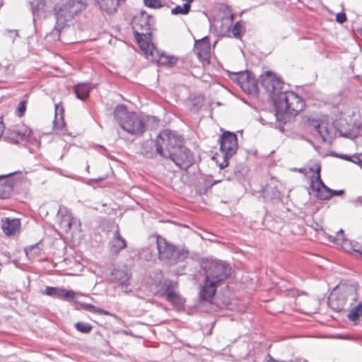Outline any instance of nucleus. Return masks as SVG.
<instances>
[{
  "label": "nucleus",
  "mask_w": 362,
  "mask_h": 362,
  "mask_svg": "<svg viewBox=\"0 0 362 362\" xmlns=\"http://www.w3.org/2000/svg\"><path fill=\"white\" fill-rule=\"evenodd\" d=\"M205 279L201 287L199 298L201 302H210L216 293L217 288L229 279L233 269L223 261H214L204 267Z\"/></svg>",
  "instance_id": "f257e3e1"
},
{
  "label": "nucleus",
  "mask_w": 362,
  "mask_h": 362,
  "mask_svg": "<svg viewBox=\"0 0 362 362\" xmlns=\"http://www.w3.org/2000/svg\"><path fill=\"white\" fill-rule=\"evenodd\" d=\"M153 24V18L144 11L134 16L132 21L134 34L138 45L142 51L151 56H153L155 52H158L151 43Z\"/></svg>",
  "instance_id": "f03ea898"
},
{
  "label": "nucleus",
  "mask_w": 362,
  "mask_h": 362,
  "mask_svg": "<svg viewBox=\"0 0 362 362\" xmlns=\"http://www.w3.org/2000/svg\"><path fill=\"white\" fill-rule=\"evenodd\" d=\"M114 117L120 127L132 135H141L146 129V119L136 112L127 111L124 105H118L115 107Z\"/></svg>",
  "instance_id": "7ed1b4c3"
},
{
  "label": "nucleus",
  "mask_w": 362,
  "mask_h": 362,
  "mask_svg": "<svg viewBox=\"0 0 362 362\" xmlns=\"http://www.w3.org/2000/svg\"><path fill=\"white\" fill-rule=\"evenodd\" d=\"M357 297L356 285L342 286L330 293L328 304L329 308L336 312L347 311L356 301Z\"/></svg>",
  "instance_id": "20e7f679"
},
{
  "label": "nucleus",
  "mask_w": 362,
  "mask_h": 362,
  "mask_svg": "<svg viewBox=\"0 0 362 362\" xmlns=\"http://www.w3.org/2000/svg\"><path fill=\"white\" fill-rule=\"evenodd\" d=\"M277 119L285 114L296 115L305 107V101L293 91H282L274 103Z\"/></svg>",
  "instance_id": "39448f33"
},
{
  "label": "nucleus",
  "mask_w": 362,
  "mask_h": 362,
  "mask_svg": "<svg viewBox=\"0 0 362 362\" xmlns=\"http://www.w3.org/2000/svg\"><path fill=\"white\" fill-rule=\"evenodd\" d=\"M157 248L158 257L170 265H175L183 262L188 257L189 252L185 248H180L170 244L160 236L157 238Z\"/></svg>",
  "instance_id": "423d86ee"
},
{
  "label": "nucleus",
  "mask_w": 362,
  "mask_h": 362,
  "mask_svg": "<svg viewBox=\"0 0 362 362\" xmlns=\"http://www.w3.org/2000/svg\"><path fill=\"white\" fill-rule=\"evenodd\" d=\"M156 138L161 157L164 158H168L172 155L175 156L173 152L179 150V147L183 144L182 136L170 129H164Z\"/></svg>",
  "instance_id": "0eeeda50"
},
{
  "label": "nucleus",
  "mask_w": 362,
  "mask_h": 362,
  "mask_svg": "<svg viewBox=\"0 0 362 362\" xmlns=\"http://www.w3.org/2000/svg\"><path fill=\"white\" fill-rule=\"evenodd\" d=\"M82 5L76 0H68L65 4L55 8L56 24L63 28L66 22L81 11Z\"/></svg>",
  "instance_id": "6e6552de"
},
{
  "label": "nucleus",
  "mask_w": 362,
  "mask_h": 362,
  "mask_svg": "<svg viewBox=\"0 0 362 362\" xmlns=\"http://www.w3.org/2000/svg\"><path fill=\"white\" fill-rule=\"evenodd\" d=\"M320 165H316L315 168H310L311 172H315L316 175L310 177V187L315 192V196L320 200H327L332 197L331 189L327 187L320 177Z\"/></svg>",
  "instance_id": "1a4fd4ad"
},
{
  "label": "nucleus",
  "mask_w": 362,
  "mask_h": 362,
  "mask_svg": "<svg viewBox=\"0 0 362 362\" xmlns=\"http://www.w3.org/2000/svg\"><path fill=\"white\" fill-rule=\"evenodd\" d=\"M259 83L274 103L275 96H278L282 92L283 82L272 72L267 71L260 76Z\"/></svg>",
  "instance_id": "9d476101"
},
{
  "label": "nucleus",
  "mask_w": 362,
  "mask_h": 362,
  "mask_svg": "<svg viewBox=\"0 0 362 362\" xmlns=\"http://www.w3.org/2000/svg\"><path fill=\"white\" fill-rule=\"evenodd\" d=\"M219 143L220 151L225 158H231L238 150V138L235 133L224 132L219 139Z\"/></svg>",
  "instance_id": "9b49d317"
},
{
  "label": "nucleus",
  "mask_w": 362,
  "mask_h": 362,
  "mask_svg": "<svg viewBox=\"0 0 362 362\" xmlns=\"http://www.w3.org/2000/svg\"><path fill=\"white\" fill-rule=\"evenodd\" d=\"M230 78L247 93H252L257 90V81L255 75L249 71L233 73Z\"/></svg>",
  "instance_id": "f8f14e48"
},
{
  "label": "nucleus",
  "mask_w": 362,
  "mask_h": 362,
  "mask_svg": "<svg viewBox=\"0 0 362 362\" xmlns=\"http://www.w3.org/2000/svg\"><path fill=\"white\" fill-rule=\"evenodd\" d=\"M174 155L168 158L173 160L180 168L187 170L194 163V157L192 152L183 144L179 147V150L173 152Z\"/></svg>",
  "instance_id": "ddd939ff"
},
{
  "label": "nucleus",
  "mask_w": 362,
  "mask_h": 362,
  "mask_svg": "<svg viewBox=\"0 0 362 362\" xmlns=\"http://www.w3.org/2000/svg\"><path fill=\"white\" fill-rule=\"evenodd\" d=\"M334 126L340 136L351 139L357 136L360 127L356 122H349L344 117L335 121Z\"/></svg>",
  "instance_id": "4468645a"
},
{
  "label": "nucleus",
  "mask_w": 362,
  "mask_h": 362,
  "mask_svg": "<svg viewBox=\"0 0 362 362\" xmlns=\"http://www.w3.org/2000/svg\"><path fill=\"white\" fill-rule=\"evenodd\" d=\"M32 130L25 126H23L18 129H8L6 132L4 139L13 144H18L23 141H26L30 136Z\"/></svg>",
  "instance_id": "2eb2a0df"
},
{
  "label": "nucleus",
  "mask_w": 362,
  "mask_h": 362,
  "mask_svg": "<svg viewBox=\"0 0 362 362\" xmlns=\"http://www.w3.org/2000/svg\"><path fill=\"white\" fill-rule=\"evenodd\" d=\"M210 49V40L208 36L195 42L194 52L202 62L209 63Z\"/></svg>",
  "instance_id": "dca6fc26"
},
{
  "label": "nucleus",
  "mask_w": 362,
  "mask_h": 362,
  "mask_svg": "<svg viewBox=\"0 0 362 362\" xmlns=\"http://www.w3.org/2000/svg\"><path fill=\"white\" fill-rule=\"evenodd\" d=\"M17 173H21V172L0 175V199H5L11 196L13 191L14 181L11 177Z\"/></svg>",
  "instance_id": "f3484780"
},
{
  "label": "nucleus",
  "mask_w": 362,
  "mask_h": 362,
  "mask_svg": "<svg viewBox=\"0 0 362 362\" xmlns=\"http://www.w3.org/2000/svg\"><path fill=\"white\" fill-rule=\"evenodd\" d=\"M112 280L117 283L124 292H129L127 287L130 285L131 273L127 269H115L112 272Z\"/></svg>",
  "instance_id": "a211bd4d"
},
{
  "label": "nucleus",
  "mask_w": 362,
  "mask_h": 362,
  "mask_svg": "<svg viewBox=\"0 0 362 362\" xmlns=\"http://www.w3.org/2000/svg\"><path fill=\"white\" fill-rule=\"evenodd\" d=\"M314 128L324 141H327L331 144L336 137L337 132L334 124H328L325 122L317 123L314 125Z\"/></svg>",
  "instance_id": "6ab92c4d"
},
{
  "label": "nucleus",
  "mask_w": 362,
  "mask_h": 362,
  "mask_svg": "<svg viewBox=\"0 0 362 362\" xmlns=\"http://www.w3.org/2000/svg\"><path fill=\"white\" fill-rule=\"evenodd\" d=\"M141 153L146 158H155L158 155L161 156L160 150L157 145V139L155 141L150 140L143 143Z\"/></svg>",
  "instance_id": "aec40b11"
},
{
  "label": "nucleus",
  "mask_w": 362,
  "mask_h": 362,
  "mask_svg": "<svg viewBox=\"0 0 362 362\" xmlns=\"http://www.w3.org/2000/svg\"><path fill=\"white\" fill-rule=\"evenodd\" d=\"M45 293L52 297L66 300H70L75 297L74 291L58 287L47 286L45 290Z\"/></svg>",
  "instance_id": "412c9836"
},
{
  "label": "nucleus",
  "mask_w": 362,
  "mask_h": 362,
  "mask_svg": "<svg viewBox=\"0 0 362 362\" xmlns=\"http://www.w3.org/2000/svg\"><path fill=\"white\" fill-rule=\"evenodd\" d=\"M30 4L34 21H35V16H40L53 8L52 4H49L47 0H33Z\"/></svg>",
  "instance_id": "4be33fe9"
},
{
  "label": "nucleus",
  "mask_w": 362,
  "mask_h": 362,
  "mask_svg": "<svg viewBox=\"0 0 362 362\" xmlns=\"http://www.w3.org/2000/svg\"><path fill=\"white\" fill-rule=\"evenodd\" d=\"M19 219L6 218L2 221V230L7 236L14 235L20 230Z\"/></svg>",
  "instance_id": "5701e85b"
},
{
  "label": "nucleus",
  "mask_w": 362,
  "mask_h": 362,
  "mask_svg": "<svg viewBox=\"0 0 362 362\" xmlns=\"http://www.w3.org/2000/svg\"><path fill=\"white\" fill-rule=\"evenodd\" d=\"M127 247L126 240L121 236L119 227L114 233L112 240L110 243V251L112 253L117 255L121 250Z\"/></svg>",
  "instance_id": "b1692460"
},
{
  "label": "nucleus",
  "mask_w": 362,
  "mask_h": 362,
  "mask_svg": "<svg viewBox=\"0 0 362 362\" xmlns=\"http://www.w3.org/2000/svg\"><path fill=\"white\" fill-rule=\"evenodd\" d=\"M90 89L87 83L78 84L74 87V93L77 98L83 100L88 98Z\"/></svg>",
  "instance_id": "393cba45"
},
{
  "label": "nucleus",
  "mask_w": 362,
  "mask_h": 362,
  "mask_svg": "<svg viewBox=\"0 0 362 362\" xmlns=\"http://www.w3.org/2000/svg\"><path fill=\"white\" fill-rule=\"evenodd\" d=\"M178 284L176 281L172 280H165L161 286V291L165 298L169 296L173 292H176L177 290Z\"/></svg>",
  "instance_id": "a878e982"
},
{
  "label": "nucleus",
  "mask_w": 362,
  "mask_h": 362,
  "mask_svg": "<svg viewBox=\"0 0 362 362\" xmlns=\"http://www.w3.org/2000/svg\"><path fill=\"white\" fill-rule=\"evenodd\" d=\"M166 300L171 303L175 308L180 309L184 306L185 300L182 298L180 294L176 291L170 294L169 296L165 298Z\"/></svg>",
  "instance_id": "bb28decb"
},
{
  "label": "nucleus",
  "mask_w": 362,
  "mask_h": 362,
  "mask_svg": "<svg viewBox=\"0 0 362 362\" xmlns=\"http://www.w3.org/2000/svg\"><path fill=\"white\" fill-rule=\"evenodd\" d=\"M59 110V104L55 105V116L54 119L53 121L54 129L59 132H62L65 127V122L64 119V117L60 116L58 117Z\"/></svg>",
  "instance_id": "cd10ccee"
},
{
  "label": "nucleus",
  "mask_w": 362,
  "mask_h": 362,
  "mask_svg": "<svg viewBox=\"0 0 362 362\" xmlns=\"http://www.w3.org/2000/svg\"><path fill=\"white\" fill-rule=\"evenodd\" d=\"M341 246L345 250L348 252H354L357 253L358 255H360V252H361L362 250V247L358 243L351 241L346 238H343Z\"/></svg>",
  "instance_id": "c85d7f7f"
},
{
  "label": "nucleus",
  "mask_w": 362,
  "mask_h": 362,
  "mask_svg": "<svg viewBox=\"0 0 362 362\" xmlns=\"http://www.w3.org/2000/svg\"><path fill=\"white\" fill-rule=\"evenodd\" d=\"M78 305L80 307L87 311L94 313H98L100 315H111V313L104 309L98 308L92 304L89 303H79Z\"/></svg>",
  "instance_id": "c756f323"
},
{
  "label": "nucleus",
  "mask_w": 362,
  "mask_h": 362,
  "mask_svg": "<svg viewBox=\"0 0 362 362\" xmlns=\"http://www.w3.org/2000/svg\"><path fill=\"white\" fill-rule=\"evenodd\" d=\"M177 62V59L174 56H169L165 54H161L158 59V63L163 66H172Z\"/></svg>",
  "instance_id": "7c9ffc66"
},
{
  "label": "nucleus",
  "mask_w": 362,
  "mask_h": 362,
  "mask_svg": "<svg viewBox=\"0 0 362 362\" xmlns=\"http://www.w3.org/2000/svg\"><path fill=\"white\" fill-rule=\"evenodd\" d=\"M347 317L351 322H356L359 317H362V303L351 309L347 315Z\"/></svg>",
  "instance_id": "2f4dec72"
},
{
  "label": "nucleus",
  "mask_w": 362,
  "mask_h": 362,
  "mask_svg": "<svg viewBox=\"0 0 362 362\" xmlns=\"http://www.w3.org/2000/svg\"><path fill=\"white\" fill-rule=\"evenodd\" d=\"M191 8V3L187 1L182 5H177L175 8L171 9V14L173 15H187L189 13Z\"/></svg>",
  "instance_id": "473e14b6"
},
{
  "label": "nucleus",
  "mask_w": 362,
  "mask_h": 362,
  "mask_svg": "<svg viewBox=\"0 0 362 362\" xmlns=\"http://www.w3.org/2000/svg\"><path fill=\"white\" fill-rule=\"evenodd\" d=\"M41 242L36 244L25 247L24 251L28 257L30 258H35L40 254L41 248L40 247Z\"/></svg>",
  "instance_id": "72a5a7b5"
},
{
  "label": "nucleus",
  "mask_w": 362,
  "mask_h": 362,
  "mask_svg": "<svg viewBox=\"0 0 362 362\" xmlns=\"http://www.w3.org/2000/svg\"><path fill=\"white\" fill-rule=\"evenodd\" d=\"M199 183V185L197 186V191L199 194L206 193L207 190L215 185V182H212L209 179H203Z\"/></svg>",
  "instance_id": "f704fd0d"
},
{
  "label": "nucleus",
  "mask_w": 362,
  "mask_h": 362,
  "mask_svg": "<svg viewBox=\"0 0 362 362\" xmlns=\"http://www.w3.org/2000/svg\"><path fill=\"white\" fill-rule=\"evenodd\" d=\"M62 28L57 25L49 33L45 35V39L49 42L59 40L60 32Z\"/></svg>",
  "instance_id": "c9c22d12"
},
{
  "label": "nucleus",
  "mask_w": 362,
  "mask_h": 362,
  "mask_svg": "<svg viewBox=\"0 0 362 362\" xmlns=\"http://www.w3.org/2000/svg\"><path fill=\"white\" fill-rule=\"evenodd\" d=\"M204 103V97L203 95H197L192 99L191 101V110L198 111Z\"/></svg>",
  "instance_id": "e433bc0d"
},
{
  "label": "nucleus",
  "mask_w": 362,
  "mask_h": 362,
  "mask_svg": "<svg viewBox=\"0 0 362 362\" xmlns=\"http://www.w3.org/2000/svg\"><path fill=\"white\" fill-rule=\"evenodd\" d=\"M74 327L80 332L88 334L90 333L93 329L90 324L83 322H78L75 323Z\"/></svg>",
  "instance_id": "4c0bfd02"
},
{
  "label": "nucleus",
  "mask_w": 362,
  "mask_h": 362,
  "mask_svg": "<svg viewBox=\"0 0 362 362\" xmlns=\"http://www.w3.org/2000/svg\"><path fill=\"white\" fill-rule=\"evenodd\" d=\"M144 4L151 8H160L163 6L160 0H144Z\"/></svg>",
  "instance_id": "58836bf2"
},
{
  "label": "nucleus",
  "mask_w": 362,
  "mask_h": 362,
  "mask_svg": "<svg viewBox=\"0 0 362 362\" xmlns=\"http://www.w3.org/2000/svg\"><path fill=\"white\" fill-rule=\"evenodd\" d=\"M243 28V23L241 21H238L235 23L232 29V33L235 38H240L241 35V28Z\"/></svg>",
  "instance_id": "ea45409f"
},
{
  "label": "nucleus",
  "mask_w": 362,
  "mask_h": 362,
  "mask_svg": "<svg viewBox=\"0 0 362 362\" xmlns=\"http://www.w3.org/2000/svg\"><path fill=\"white\" fill-rule=\"evenodd\" d=\"M26 100H22L19 103L18 107L17 109V115L18 117H22L24 115L25 112L26 110Z\"/></svg>",
  "instance_id": "a19ab883"
},
{
  "label": "nucleus",
  "mask_w": 362,
  "mask_h": 362,
  "mask_svg": "<svg viewBox=\"0 0 362 362\" xmlns=\"http://www.w3.org/2000/svg\"><path fill=\"white\" fill-rule=\"evenodd\" d=\"M343 238H344V233L342 229H341L338 231V233L337 234V237H335V238L330 237L331 241L335 242L337 243H340V244H341V243L343 242Z\"/></svg>",
  "instance_id": "79ce46f5"
},
{
  "label": "nucleus",
  "mask_w": 362,
  "mask_h": 362,
  "mask_svg": "<svg viewBox=\"0 0 362 362\" xmlns=\"http://www.w3.org/2000/svg\"><path fill=\"white\" fill-rule=\"evenodd\" d=\"M351 161L358 165L362 168V153L352 156Z\"/></svg>",
  "instance_id": "37998d69"
},
{
  "label": "nucleus",
  "mask_w": 362,
  "mask_h": 362,
  "mask_svg": "<svg viewBox=\"0 0 362 362\" xmlns=\"http://www.w3.org/2000/svg\"><path fill=\"white\" fill-rule=\"evenodd\" d=\"M336 21L339 23H343L346 21V15L344 12H341L337 14Z\"/></svg>",
  "instance_id": "c03bdc74"
},
{
  "label": "nucleus",
  "mask_w": 362,
  "mask_h": 362,
  "mask_svg": "<svg viewBox=\"0 0 362 362\" xmlns=\"http://www.w3.org/2000/svg\"><path fill=\"white\" fill-rule=\"evenodd\" d=\"M5 130V125L3 122V117H0V138L2 136L3 133Z\"/></svg>",
  "instance_id": "a18cd8bd"
},
{
  "label": "nucleus",
  "mask_w": 362,
  "mask_h": 362,
  "mask_svg": "<svg viewBox=\"0 0 362 362\" xmlns=\"http://www.w3.org/2000/svg\"><path fill=\"white\" fill-rule=\"evenodd\" d=\"M223 159H224V160H223V161L220 164V168H221V169H223V168H226V167H227V166L228 165V160L229 158H223Z\"/></svg>",
  "instance_id": "49530a36"
},
{
  "label": "nucleus",
  "mask_w": 362,
  "mask_h": 362,
  "mask_svg": "<svg viewBox=\"0 0 362 362\" xmlns=\"http://www.w3.org/2000/svg\"><path fill=\"white\" fill-rule=\"evenodd\" d=\"M331 192L332 194V197L335 195H341L344 194V190H332L331 189Z\"/></svg>",
  "instance_id": "de8ad7c7"
},
{
  "label": "nucleus",
  "mask_w": 362,
  "mask_h": 362,
  "mask_svg": "<svg viewBox=\"0 0 362 362\" xmlns=\"http://www.w3.org/2000/svg\"><path fill=\"white\" fill-rule=\"evenodd\" d=\"M58 112H59L58 117H60V116L64 117V107L60 105H59V110Z\"/></svg>",
  "instance_id": "09e8293b"
},
{
  "label": "nucleus",
  "mask_w": 362,
  "mask_h": 362,
  "mask_svg": "<svg viewBox=\"0 0 362 362\" xmlns=\"http://www.w3.org/2000/svg\"><path fill=\"white\" fill-rule=\"evenodd\" d=\"M342 158L346 160H351V156H348V155H343L341 156Z\"/></svg>",
  "instance_id": "8fccbe9b"
},
{
  "label": "nucleus",
  "mask_w": 362,
  "mask_h": 362,
  "mask_svg": "<svg viewBox=\"0 0 362 362\" xmlns=\"http://www.w3.org/2000/svg\"><path fill=\"white\" fill-rule=\"evenodd\" d=\"M8 33L10 34H14L15 37H18V33L17 30H9Z\"/></svg>",
  "instance_id": "3c124183"
},
{
  "label": "nucleus",
  "mask_w": 362,
  "mask_h": 362,
  "mask_svg": "<svg viewBox=\"0 0 362 362\" xmlns=\"http://www.w3.org/2000/svg\"><path fill=\"white\" fill-rule=\"evenodd\" d=\"M298 171L300 172V173H303V168H299L298 170Z\"/></svg>",
  "instance_id": "603ef678"
},
{
  "label": "nucleus",
  "mask_w": 362,
  "mask_h": 362,
  "mask_svg": "<svg viewBox=\"0 0 362 362\" xmlns=\"http://www.w3.org/2000/svg\"><path fill=\"white\" fill-rule=\"evenodd\" d=\"M104 180V178H103V177L97 179V180H98V181H101V180Z\"/></svg>",
  "instance_id": "864d4df0"
},
{
  "label": "nucleus",
  "mask_w": 362,
  "mask_h": 362,
  "mask_svg": "<svg viewBox=\"0 0 362 362\" xmlns=\"http://www.w3.org/2000/svg\"><path fill=\"white\" fill-rule=\"evenodd\" d=\"M220 182V180H215V181H214L213 182H215V184H216V183H218V182Z\"/></svg>",
  "instance_id": "5fc2aeb1"
},
{
  "label": "nucleus",
  "mask_w": 362,
  "mask_h": 362,
  "mask_svg": "<svg viewBox=\"0 0 362 362\" xmlns=\"http://www.w3.org/2000/svg\"><path fill=\"white\" fill-rule=\"evenodd\" d=\"M71 223H68L69 228H71Z\"/></svg>",
  "instance_id": "6e6d98bb"
}]
</instances>
